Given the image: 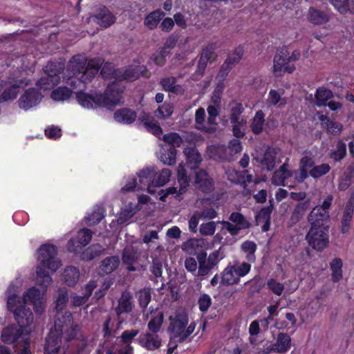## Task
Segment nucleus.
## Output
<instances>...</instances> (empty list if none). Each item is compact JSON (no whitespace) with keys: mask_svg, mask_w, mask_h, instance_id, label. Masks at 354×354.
Returning a JSON list of instances; mask_svg holds the SVG:
<instances>
[{"mask_svg":"<svg viewBox=\"0 0 354 354\" xmlns=\"http://www.w3.org/2000/svg\"><path fill=\"white\" fill-rule=\"evenodd\" d=\"M103 61L100 58L87 61L83 55H76L68 62L63 78L73 89H82L98 73Z\"/></svg>","mask_w":354,"mask_h":354,"instance_id":"nucleus-1","label":"nucleus"},{"mask_svg":"<svg viewBox=\"0 0 354 354\" xmlns=\"http://www.w3.org/2000/svg\"><path fill=\"white\" fill-rule=\"evenodd\" d=\"M57 253L55 246L50 244H44L38 250L36 282L44 288L49 286L52 283L48 271L54 273L61 266V262L56 257Z\"/></svg>","mask_w":354,"mask_h":354,"instance_id":"nucleus-2","label":"nucleus"},{"mask_svg":"<svg viewBox=\"0 0 354 354\" xmlns=\"http://www.w3.org/2000/svg\"><path fill=\"white\" fill-rule=\"evenodd\" d=\"M7 306L14 314L15 319L21 328L29 326L33 322V314L29 308L22 304L15 294L8 295Z\"/></svg>","mask_w":354,"mask_h":354,"instance_id":"nucleus-3","label":"nucleus"},{"mask_svg":"<svg viewBox=\"0 0 354 354\" xmlns=\"http://www.w3.org/2000/svg\"><path fill=\"white\" fill-rule=\"evenodd\" d=\"M333 197L328 195L320 205L313 208L307 216L310 227H325L324 223L329 218V209L331 206Z\"/></svg>","mask_w":354,"mask_h":354,"instance_id":"nucleus-4","label":"nucleus"},{"mask_svg":"<svg viewBox=\"0 0 354 354\" xmlns=\"http://www.w3.org/2000/svg\"><path fill=\"white\" fill-rule=\"evenodd\" d=\"M291 346L292 339L289 334L281 332L277 334L274 343L267 342L262 348H259L257 352L250 354H285L291 348Z\"/></svg>","mask_w":354,"mask_h":354,"instance_id":"nucleus-5","label":"nucleus"},{"mask_svg":"<svg viewBox=\"0 0 354 354\" xmlns=\"http://www.w3.org/2000/svg\"><path fill=\"white\" fill-rule=\"evenodd\" d=\"M306 240L314 250L323 251L329 244L328 227H310L306 235Z\"/></svg>","mask_w":354,"mask_h":354,"instance_id":"nucleus-6","label":"nucleus"},{"mask_svg":"<svg viewBox=\"0 0 354 354\" xmlns=\"http://www.w3.org/2000/svg\"><path fill=\"white\" fill-rule=\"evenodd\" d=\"M1 339L6 344H14L15 347L20 344H28L30 339V331L20 326L10 325L2 330Z\"/></svg>","mask_w":354,"mask_h":354,"instance_id":"nucleus-7","label":"nucleus"},{"mask_svg":"<svg viewBox=\"0 0 354 354\" xmlns=\"http://www.w3.org/2000/svg\"><path fill=\"white\" fill-rule=\"evenodd\" d=\"M54 328L61 337L65 335L67 340L74 339L79 330L78 325L73 324V315L68 311H66L64 315H62V318L58 314Z\"/></svg>","mask_w":354,"mask_h":354,"instance_id":"nucleus-8","label":"nucleus"},{"mask_svg":"<svg viewBox=\"0 0 354 354\" xmlns=\"http://www.w3.org/2000/svg\"><path fill=\"white\" fill-rule=\"evenodd\" d=\"M124 86L118 82L109 84L104 95L100 94L102 106L111 108L121 103Z\"/></svg>","mask_w":354,"mask_h":354,"instance_id":"nucleus-9","label":"nucleus"},{"mask_svg":"<svg viewBox=\"0 0 354 354\" xmlns=\"http://www.w3.org/2000/svg\"><path fill=\"white\" fill-rule=\"evenodd\" d=\"M229 220L231 222L221 221H218L223 225V229H225L232 236H236L241 230L248 229L251 227L249 221L240 212H234L230 216Z\"/></svg>","mask_w":354,"mask_h":354,"instance_id":"nucleus-10","label":"nucleus"},{"mask_svg":"<svg viewBox=\"0 0 354 354\" xmlns=\"http://www.w3.org/2000/svg\"><path fill=\"white\" fill-rule=\"evenodd\" d=\"M178 182L179 183V189L177 187H169L166 190H160L159 192L160 199L162 201H165V198L169 194H176L179 196L185 192L187 187L189 183V179L187 176L185 165L183 163L179 164L178 167Z\"/></svg>","mask_w":354,"mask_h":354,"instance_id":"nucleus-11","label":"nucleus"},{"mask_svg":"<svg viewBox=\"0 0 354 354\" xmlns=\"http://www.w3.org/2000/svg\"><path fill=\"white\" fill-rule=\"evenodd\" d=\"M61 67H58L56 64L49 62L45 67L46 75L40 78L37 85L44 90H48L54 87L59 81V69Z\"/></svg>","mask_w":354,"mask_h":354,"instance_id":"nucleus-12","label":"nucleus"},{"mask_svg":"<svg viewBox=\"0 0 354 354\" xmlns=\"http://www.w3.org/2000/svg\"><path fill=\"white\" fill-rule=\"evenodd\" d=\"M115 80L117 82L122 80L133 81L140 75L148 77L147 71L144 66H130L125 68H118L114 71Z\"/></svg>","mask_w":354,"mask_h":354,"instance_id":"nucleus-13","label":"nucleus"},{"mask_svg":"<svg viewBox=\"0 0 354 354\" xmlns=\"http://www.w3.org/2000/svg\"><path fill=\"white\" fill-rule=\"evenodd\" d=\"M281 156V150L279 148H268L263 154L257 155L254 158L261 163V167L268 170L271 171L275 167L277 162H281L279 156Z\"/></svg>","mask_w":354,"mask_h":354,"instance_id":"nucleus-14","label":"nucleus"},{"mask_svg":"<svg viewBox=\"0 0 354 354\" xmlns=\"http://www.w3.org/2000/svg\"><path fill=\"white\" fill-rule=\"evenodd\" d=\"M22 304H32L37 313L41 314L44 309V301L40 291L35 287L30 288L24 295Z\"/></svg>","mask_w":354,"mask_h":354,"instance_id":"nucleus-15","label":"nucleus"},{"mask_svg":"<svg viewBox=\"0 0 354 354\" xmlns=\"http://www.w3.org/2000/svg\"><path fill=\"white\" fill-rule=\"evenodd\" d=\"M62 337L54 328H51L46 339L45 354H64L61 348Z\"/></svg>","mask_w":354,"mask_h":354,"instance_id":"nucleus-16","label":"nucleus"},{"mask_svg":"<svg viewBox=\"0 0 354 354\" xmlns=\"http://www.w3.org/2000/svg\"><path fill=\"white\" fill-rule=\"evenodd\" d=\"M42 95L35 89H27L20 97L18 102L21 109L28 110L39 103Z\"/></svg>","mask_w":354,"mask_h":354,"instance_id":"nucleus-17","label":"nucleus"},{"mask_svg":"<svg viewBox=\"0 0 354 354\" xmlns=\"http://www.w3.org/2000/svg\"><path fill=\"white\" fill-rule=\"evenodd\" d=\"M92 238V233L90 230L82 229L77 235V241L71 239L68 243V249L73 252H77L82 247L88 245Z\"/></svg>","mask_w":354,"mask_h":354,"instance_id":"nucleus-18","label":"nucleus"},{"mask_svg":"<svg viewBox=\"0 0 354 354\" xmlns=\"http://www.w3.org/2000/svg\"><path fill=\"white\" fill-rule=\"evenodd\" d=\"M196 328V323L191 322L189 325H180L178 330L175 332L174 328H169L172 341L176 342H184L189 341V337L194 333Z\"/></svg>","mask_w":354,"mask_h":354,"instance_id":"nucleus-19","label":"nucleus"},{"mask_svg":"<svg viewBox=\"0 0 354 354\" xmlns=\"http://www.w3.org/2000/svg\"><path fill=\"white\" fill-rule=\"evenodd\" d=\"M99 282H100L99 280L90 281L85 286V291L83 296L77 295L75 293L72 294L71 295L72 305L75 307H79L86 304L91 296L93 290L98 286Z\"/></svg>","mask_w":354,"mask_h":354,"instance_id":"nucleus-20","label":"nucleus"},{"mask_svg":"<svg viewBox=\"0 0 354 354\" xmlns=\"http://www.w3.org/2000/svg\"><path fill=\"white\" fill-rule=\"evenodd\" d=\"M164 255L165 250L163 247L158 245L151 256L152 265L150 267V270L156 278L162 276Z\"/></svg>","mask_w":354,"mask_h":354,"instance_id":"nucleus-21","label":"nucleus"},{"mask_svg":"<svg viewBox=\"0 0 354 354\" xmlns=\"http://www.w3.org/2000/svg\"><path fill=\"white\" fill-rule=\"evenodd\" d=\"M76 97L78 103L84 108L95 109L102 106L100 94L93 96L83 92H77Z\"/></svg>","mask_w":354,"mask_h":354,"instance_id":"nucleus-22","label":"nucleus"},{"mask_svg":"<svg viewBox=\"0 0 354 354\" xmlns=\"http://www.w3.org/2000/svg\"><path fill=\"white\" fill-rule=\"evenodd\" d=\"M310 200L308 199L303 202L298 203L294 207L290 218L288 221V225L292 227L299 223L305 216L310 207Z\"/></svg>","mask_w":354,"mask_h":354,"instance_id":"nucleus-23","label":"nucleus"},{"mask_svg":"<svg viewBox=\"0 0 354 354\" xmlns=\"http://www.w3.org/2000/svg\"><path fill=\"white\" fill-rule=\"evenodd\" d=\"M138 176L139 178L138 181L140 184V186L138 187V189H145L147 188L149 193H153V191L151 190V185L153 186L154 167H147L140 171L138 174Z\"/></svg>","mask_w":354,"mask_h":354,"instance_id":"nucleus-24","label":"nucleus"},{"mask_svg":"<svg viewBox=\"0 0 354 354\" xmlns=\"http://www.w3.org/2000/svg\"><path fill=\"white\" fill-rule=\"evenodd\" d=\"M169 328H174L175 332L178 330L180 325H187L189 323L188 314L183 308H177L173 315L169 316Z\"/></svg>","mask_w":354,"mask_h":354,"instance_id":"nucleus-25","label":"nucleus"},{"mask_svg":"<svg viewBox=\"0 0 354 354\" xmlns=\"http://www.w3.org/2000/svg\"><path fill=\"white\" fill-rule=\"evenodd\" d=\"M140 252L133 247L126 248L122 253V262L127 266V270L129 271H135L136 268L133 264L136 263L140 258Z\"/></svg>","mask_w":354,"mask_h":354,"instance_id":"nucleus-26","label":"nucleus"},{"mask_svg":"<svg viewBox=\"0 0 354 354\" xmlns=\"http://www.w3.org/2000/svg\"><path fill=\"white\" fill-rule=\"evenodd\" d=\"M354 212V194L351 196L348 203H346L343 212V215L341 221V232L344 234L349 230L350 224L352 221L353 214Z\"/></svg>","mask_w":354,"mask_h":354,"instance_id":"nucleus-27","label":"nucleus"},{"mask_svg":"<svg viewBox=\"0 0 354 354\" xmlns=\"http://www.w3.org/2000/svg\"><path fill=\"white\" fill-rule=\"evenodd\" d=\"M139 342L142 346L149 351L157 349L161 345V339L158 335L151 333L141 335L139 337Z\"/></svg>","mask_w":354,"mask_h":354,"instance_id":"nucleus-28","label":"nucleus"},{"mask_svg":"<svg viewBox=\"0 0 354 354\" xmlns=\"http://www.w3.org/2000/svg\"><path fill=\"white\" fill-rule=\"evenodd\" d=\"M288 163L284 162L278 170L275 171L272 178V183L274 185H285L284 182L286 179L294 175L295 171L288 169Z\"/></svg>","mask_w":354,"mask_h":354,"instance_id":"nucleus-29","label":"nucleus"},{"mask_svg":"<svg viewBox=\"0 0 354 354\" xmlns=\"http://www.w3.org/2000/svg\"><path fill=\"white\" fill-rule=\"evenodd\" d=\"M194 184L196 188L203 192H209L213 189L212 180L205 170L196 173Z\"/></svg>","mask_w":354,"mask_h":354,"instance_id":"nucleus-30","label":"nucleus"},{"mask_svg":"<svg viewBox=\"0 0 354 354\" xmlns=\"http://www.w3.org/2000/svg\"><path fill=\"white\" fill-rule=\"evenodd\" d=\"M133 302L131 294L128 291L122 293L118 299V305L115 308L117 315L119 317L123 313H129L132 310Z\"/></svg>","mask_w":354,"mask_h":354,"instance_id":"nucleus-31","label":"nucleus"},{"mask_svg":"<svg viewBox=\"0 0 354 354\" xmlns=\"http://www.w3.org/2000/svg\"><path fill=\"white\" fill-rule=\"evenodd\" d=\"M93 19L103 28H107L115 21V16L106 8H100Z\"/></svg>","mask_w":354,"mask_h":354,"instance_id":"nucleus-32","label":"nucleus"},{"mask_svg":"<svg viewBox=\"0 0 354 354\" xmlns=\"http://www.w3.org/2000/svg\"><path fill=\"white\" fill-rule=\"evenodd\" d=\"M205 245V241L203 239H190L184 242L182 250L188 254L194 255L200 252Z\"/></svg>","mask_w":354,"mask_h":354,"instance_id":"nucleus-33","label":"nucleus"},{"mask_svg":"<svg viewBox=\"0 0 354 354\" xmlns=\"http://www.w3.org/2000/svg\"><path fill=\"white\" fill-rule=\"evenodd\" d=\"M30 84V80L27 79H21L17 83L12 85L10 88L6 89L1 95V100L7 101L15 99L19 93V88H23Z\"/></svg>","mask_w":354,"mask_h":354,"instance_id":"nucleus-34","label":"nucleus"},{"mask_svg":"<svg viewBox=\"0 0 354 354\" xmlns=\"http://www.w3.org/2000/svg\"><path fill=\"white\" fill-rule=\"evenodd\" d=\"M239 281L240 277L232 266H227L221 273V283L223 285H234L237 284Z\"/></svg>","mask_w":354,"mask_h":354,"instance_id":"nucleus-35","label":"nucleus"},{"mask_svg":"<svg viewBox=\"0 0 354 354\" xmlns=\"http://www.w3.org/2000/svg\"><path fill=\"white\" fill-rule=\"evenodd\" d=\"M184 153L186 156L187 163L191 169H196L201 162V156L194 147H187L184 149Z\"/></svg>","mask_w":354,"mask_h":354,"instance_id":"nucleus-36","label":"nucleus"},{"mask_svg":"<svg viewBox=\"0 0 354 354\" xmlns=\"http://www.w3.org/2000/svg\"><path fill=\"white\" fill-rule=\"evenodd\" d=\"M206 252H201L197 255V261L198 262V270L196 272V277H200L201 279L207 277L210 271L214 268L206 261Z\"/></svg>","mask_w":354,"mask_h":354,"instance_id":"nucleus-37","label":"nucleus"},{"mask_svg":"<svg viewBox=\"0 0 354 354\" xmlns=\"http://www.w3.org/2000/svg\"><path fill=\"white\" fill-rule=\"evenodd\" d=\"M136 113L129 109H120L114 113L115 120L120 123L131 124L136 119Z\"/></svg>","mask_w":354,"mask_h":354,"instance_id":"nucleus-38","label":"nucleus"},{"mask_svg":"<svg viewBox=\"0 0 354 354\" xmlns=\"http://www.w3.org/2000/svg\"><path fill=\"white\" fill-rule=\"evenodd\" d=\"M120 263L118 256H113L104 259L100 266V273L108 274L115 270Z\"/></svg>","mask_w":354,"mask_h":354,"instance_id":"nucleus-39","label":"nucleus"},{"mask_svg":"<svg viewBox=\"0 0 354 354\" xmlns=\"http://www.w3.org/2000/svg\"><path fill=\"white\" fill-rule=\"evenodd\" d=\"M257 249V244L252 241H245L241 245V251L245 254L246 261L252 263L256 261Z\"/></svg>","mask_w":354,"mask_h":354,"instance_id":"nucleus-40","label":"nucleus"},{"mask_svg":"<svg viewBox=\"0 0 354 354\" xmlns=\"http://www.w3.org/2000/svg\"><path fill=\"white\" fill-rule=\"evenodd\" d=\"M308 19L314 24L321 25L328 21L329 16L324 12L310 8L308 12Z\"/></svg>","mask_w":354,"mask_h":354,"instance_id":"nucleus-41","label":"nucleus"},{"mask_svg":"<svg viewBox=\"0 0 354 354\" xmlns=\"http://www.w3.org/2000/svg\"><path fill=\"white\" fill-rule=\"evenodd\" d=\"M160 84L165 91L176 94H182L184 92L183 87L176 84V79L174 77H165L160 80Z\"/></svg>","mask_w":354,"mask_h":354,"instance_id":"nucleus-42","label":"nucleus"},{"mask_svg":"<svg viewBox=\"0 0 354 354\" xmlns=\"http://www.w3.org/2000/svg\"><path fill=\"white\" fill-rule=\"evenodd\" d=\"M335 8L341 14H354L353 0H330Z\"/></svg>","mask_w":354,"mask_h":354,"instance_id":"nucleus-43","label":"nucleus"},{"mask_svg":"<svg viewBox=\"0 0 354 354\" xmlns=\"http://www.w3.org/2000/svg\"><path fill=\"white\" fill-rule=\"evenodd\" d=\"M264 124L265 114L261 110H259L256 112L250 124L252 133L257 135L260 134L263 131Z\"/></svg>","mask_w":354,"mask_h":354,"instance_id":"nucleus-44","label":"nucleus"},{"mask_svg":"<svg viewBox=\"0 0 354 354\" xmlns=\"http://www.w3.org/2000/svg\"><path fill=\"white\" fill-rule=\"evenodd\" d=\"M288 64L285 52L281 51L276 54L274 58V73L276 76L281 75L283 68Z\"/></svg>","mask_w":354,"mask_h":354,"instance_id":"nucleus-45","label":"nucleus"},{"mask_svg":"<svg viewBox=\"0 0 354 354\" xmlns=\"http://www.w3.org/2000/svg\"><path fill=\"white\" fill-rule=\"evenodd\" d=\"M229 110H230V122L235 121L239 120L241 118H245L242 115V113L244 111V107L243 104L236 101H232L229 104Z\"/></svg>","mask_w":354,"mask_h":354,"instance_id":"nucleus-46","label":"nucleus"},{"mask_svg":"<svg viewBox=\"0 0 354 354\" xmlns=\"http://www.w3.org/2000/svg\"><path fill=\"white\" fill-rule=\"evenodd\" d=\"M164 16L163 12L160 10H155L145 17V25L149 29H153L158 26Z\"/></svg>","mask_w":354,"mask_h":354,"instance_id":"nucleus-47","label":"nucleus"},{"mask_svg":"<svg viewBox=\"0 0 354 354\" xmlns=\"http://www.w3.org/2000/svg\"><path fill=\"white\" fill-rule=\"evenodd\" d=\"M320 120L322 121V124L327 129L328 133L333 135H338L341 133L343 128L342 124L330 121L327 117L324 115L320 117Z\"/></svg>","mask_w":354,"mask_h":354,"instance_id":"nucleus-48","label":"nucleus"},{"mask_svg":"<svg viewBox=\"0 0 354 354\" xmlns=\"http://www.w3.org/2000/svg\"><path fill=\"white\" fill-rule=\"evenodd\" d=\"M80 277L79 270L73 266L68 267L64 270L63 278L68 286H74Z\"/></svg>","mask_w":354,"mask_h":354,"instance_id":"nucleus-49","label":"nucleus"},{"mask_svg":"<svg viewBox=\"0 0 354 354\" xmlns=\"http://www.w3.org/2000/svg\"><path fill=\"white\" fill-rule=\"evenodd\" d=\"M171 174L169 169H163L159 173L154 170L153 186L161 187L165 185L169 180Z\"/></svg>","mask_w":354,"mask_h":354,"instance_id":"nucleus-50","label":"nucleus"},{"mask_svg":"<svg viewBox=\"0 0 354 354\" xmlns=\"http://www.w3.org/2000/svg\"><path fill=\"white\" fill-rule=\"evenodd\" d=\"M68 301V292L66 289H59L58 292V296L56 299V319H57L58 314L60 315V317L62 318V315H64L61 311L64 309L66 306V304Z\"/></svg>","mask_w":354,"mask_h":354,"instance_id":"nucleus-51","label":"nucleus"},{"mask_svg":"<svg viewBox=\"0 0 354 354\" xmlns=\"http://www.w3.org/2000/svg\"><path fill=\"white\" fill-rule=\"evenodd\" d=\"M232 127V133L234 136L237 138H243L245 135L244 128L247 124V118L230 122Z\"/></svg>","mask_w":354,"mask_h":354,"instance_id":"nucleus-52","label":"nucleus"},{"mask_svg":"<svg viewBox=\"0 0 354 354\" xmlns=\"http://www.w3.org/2000/svg\"><path fill=\"white\" fill-rule=\"evenodd\" d=\"M342 261L339 258H335L331 261L330 266L334 281H338L342 278Z\"/></svg>","mask_w":354,"mask_h":354,"instance_id":"nucleus-53","label":"nucleus"},{"mask_svg":"<svg viewBox=\"0 0 354 354\" xmlns=\"http://www.w3.org/2000/svg\"><path fill=\"white\" fill-rule=\"evenodd\" d=\"M162 140L170 145L171 148L174 149L179 147L183 143V138L176 132H171L164 135Z\"/></svg>","mask_w":354,"mask_h":354,"instance_id":"nucleus-54","label":"nucleus"},{"mask_svg":"<svg viewBox=\"0 0 354 354\" xmlns=\"http://www.w3.org/2000/svg\"><path fill=\"white\" fill-rule=\"evenodd\" d=\"M136 297L142 308H145L149 304L151 298V290L150 288H143L136 293Z\"/></svg>","mask_w":354,"mask_h":354,"instance_id":"nucleus-55","label":"nucleus"},{"mask_svg":"<svg viewBox=\"0 0 354 354\" xmlns=\"http://www.w3.org/2000/svg\"><path fill=\"white\" fill-rule=\"evenodd\" d=\"M71 93L72 91L67 87L60 86L53 91L51 97L55 101H64L71 97Z\"/></svg>","mask_w":354,"mask_h":354,"instance_id":"nucleus-56","label":"nucleus"},{"mask_svg":"<svg viewBox=\"0 0 354 354\" xmlns=\"http://www.w3.org/2000/svg\"><path fill=\"white\" fill-rule=\"evenodd\" d=\"M205 117V111L203 108H200L196 110L195 113V120L198 124L197 128L203 129L207 132H214L215 131L214 127H207L203 124Z\"/></svg>","mask_w":354,"mask_h":354,"instance_id":"nucleus-57","label":"nucleus"},{"mask_svg":"<svg viewBox=\"0 0 354 354\" xmlns=\"http://www.w3.org/2000/svg\"><path fill=\"white\" fill-rule=\"evenodd\" d=\"M333 93L330 90L324 88H319L317 90L316 93V104L318 106H321L325 104V103L332 97Z\"/></svg>","mask_w":354,"mask_h":354,"instance_id":"nucleus-58","label":"nucleus"},{"mask_svg":"<svg viewBox=\"0 0 354 354\" xmlns=\"http://www.w3.org/2000/svg\"><path fill=\"white\" fill-rule=\"evenodd\" d=\"M138 330H135V329L127 330H124L122 333V335L120 336L121 340L123 344L127 345V348H125V350L123 352H125L127 350H130L131 352V354H133L132 353V348L130 346L129 344L132 342V340L134 339V337L138 335Z\"/></svg>","mask_w":354,"mask_h":354,"instance_id":"nucleus-59","label":"nucleus"},{"mask_svg":"<svg viewBox=\"0 0 354 354\" xmlns=\"http://www.w3.org/2000/svg\"><path fill=\"white\" fill-rule=\"evenodd\" d=\"M163 319V314L159 312L157 315L150 320L148 323V328L151 332V333L157 334L162 325Z\"/></svg>","mask_w":354,"mask_h":354,"instance_id":"nucleus-60","label":"nucleus"},{"mask_svg":"<svg viewBox=\"0 0 354 354\" xmlns=\"http://www.w3.org/2000/svg\"><path fill=\"white\" fill-rule=\"evenodd\" d=\"M176 149L169 148L160 154V160L165 165H172L176 162Z\"/></svg>","mask_w":354,"mask_h":354,"instance_id":"nucleus-61","label":"nucleus"},{"mask_svg":"<svg viewBox=\"0 0 354 354\" xmlns=\"http://www.w3.org/2000/svg\"><path fill=\"white\" fill-rule=\"evenodd\" d=\"M232 266L234 268L235 271L236 272V274H238V276H239V277L241 278L245 277L250 272L251 270L252 263L249 261H236Z\"/></svg>","mask_w":354,"mask_h":354,"instance_id":"nucleus-62","label":"nucleus"},{"mask_svg":"<svg viewBox=\"0 0 354 354\" xmlns=\"http://www.w3.org/2000/svg\"><path fill=\"white\" fill-rule=\"evenodd\" d=\"M243 55V49L241 46L236 47L233 51L229 53L225 61L232 66L236 65L242 59Z\"/></svg>","mask_w":354,"mask_h":354,"instance_id":"nucleus-63","label":"nucleus"},{"mask_svg":"<svg viewBox=\"0 0 354 354\" xmlns=\"http://www.w3.org/2000/svg\"><path fill=\"white\" fill-rule=\"evenodd\" d=\"M143 125L149 132L160 138L162 133V128L153 120L146 119L143 122Z\"/></svg>","mask_w":354,"mask_h":354,"instance_id":"nucleus-64","label":"nucleus"}]
</instances>
